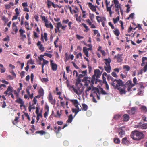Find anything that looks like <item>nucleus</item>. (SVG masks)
I'll return each instance as SVG.
<instances>
[{
  "label": "nucleus",
  "instance_id": "obj_26",
  "mask_svg": "<svg viewBox=\"0 0 147 147\" xmlns=\"http://www.w3.org/2000/svg\"><path fill=\"white\" fill-rule=\"evenodd\" d=\"M124 121H127L129 119V116L127 114H125L123 115Z\"/></svg>",
  "mask_w": 147,
  "mask_h": 147
},
{
  "label": "nucleus",
  "instance_id": "obj_19",
  "mask_svg": "<svg viewBox=\"0 0 147 147\" xmlns=\"http://www.w3.org/2000/svg\"><path fill=\"white\" fill-rule=\"evenodd\" d=\"M0 70L1 73H4L6 71V69L2 64H0Z\"/></svg>",
  "mask_w": 147,
  "mask_h": 147
},
{
  "label": "nucleus",
  "instance_id": "obj_14",
  "mask_svg": "<svg viewBox=\"0 0 147 147\" xmlns=\"http://www.w3.org/2000/svg\"><path fill=\"white\" fill-rule=\"evenodd\" d=\"M123 54H118L117 55L115 56L114 58H117V61L119 62H121L122 59L121 58V56H122Z\"/></svg>",
  "mask_w": 147,
  "mask_h": 147
},
{
  "label": "nucleus",
  "instance_id": "obj_22",
  "mask_svg": "<svg viewBox=\"0 0 147 147\" xmlns=\"http://www.w3.org/2000/svg\"><path fill=\"white\" fill-rule=\"evenodd\" d=\"M122 143L123 144H127L128 143V141L126 137L123 138L122 140Z\"/></svg>",
  "mask_w": 147,
  "mask_h": 147
},
{
  "label": "nucleus",
  "instance_id": "obj_58",
  "mask_svg": "<svg viewBox=\"0 0 147 147\" xmlns=\"http://www.w3.org/2000/svg\"><path fill=\"white\" fill-rule=\"evenodd\" d=\"M69 68H70V66H67L66 67V70L67 71V73H69L70 71H71Z\"/></svg>",
  "mask_w": 147,
  "mask_h": 147
},
{
  "label": "nucleus",
  "instance_id": "obj_36",
  "mask_svg": "<svg viewBox=\"0 0 147 147\" xmlns=\"http://www.w3.org/2000/svg\"><path fill=\"white\" fill-rule=\"evenodd\" d=\"M119 20V16H118L116 18H113V22L115 24L117 23Z\"/></svg>",
  "mask_w": 147,
  "mask_h": 147
},
{
  "label": "nucleus",
  "instance_id": "obj_53",
  "mask_svg": "<svg viewBox=\"0 0 147 147\" xmlns=\"http://www.w3.org/2000/svg\"><path fill=\"white\" fill-rule=\"evenodd\" d=\"M7 91L12 92V88L11 86H9L8 87V88L7 90Z\"/></svg>",
  "mask_w": 147,
  "mask_h": 147
},
{
  "label": "nucleus",
  "instance_id": "obj_35",
  "mask_svg": "<svg viewBox=\"0 0 147 147\" xmlns=\"http://www.w3.org/2000/svg\"><path fill=\"white\" fill-rule=\"evenodd\" d=\"M65 62H66L69 59V56L68 53H66L65 54Z\"/></svg>",
  "mask_w": 147,
  "mask_h": 147
},
{
  "label": "nucleus",
  "instance_id": "obj_46",
  "mask_svg": "<svg viewBox=\"0 0 147 147\" xmlns=\"http://www.w3.org/2000/svg\"><path fill=\"white\" fill-rule=\"evenodd\" d=\"M69 9L71 13L73 14V13H77L76 11L75 10H72V8L71 7H69Z\"/></svg>",
  "mask_w": 147,
  "mask_h": 147
},
{
  "label": "nucleus",
  "instance_id": "obj_39",
  "mask_svg": "<svg viewBox=\"0 0 147 147\" xmlns=\"http://www.w3.org/2000/svg\"><path fill=\"white\" fill-rule=\"evenodd\" d=\"M25 25L26 28L28 30H30V28L29 27V23L27 22H25Z\"/></svg>",
  "mask_w": 147,
  "mask_h": 147
},
{
  "label": "nucleus",
  "instance_id": "obj_64",
  "mask_svg": "<svg viewBox=\"0 0 147 147\" xmlns=\"http://www.w3.org/2000/svg\"><path fill=\"white\" fill-rule=\"evenodd\" d=\"M69 20L68 19L64 20H63L62 22L63 23L67 24L69 22Z\"/></svg>",
  "mask_w": 147,
  "mask_h": 147
},
{
  "label": "nucleus",
  "instance_id": "obj_10",
  "mask_svg": "<svg viewBox=\"0 0 147 147\" xmlns=\"http://www.w3.org/2000/svg\"><path fill=\"white\" fill-rule=\"evenodd\" d=\"M49 101L52 104L55 105L56 102L55 98H53V97L51 93H49L48 98Z\"/></svg>",
  "mask_w": 147,
  "mask_h": 147
},
{
  "label": "nucleus",
  "instance_id": "obj_23",
  "mask_svg": "<svg viewBox=\"0 0 147 147\" xmlns=\"http://www.w3.org/2000/svg\"><path fill=\"white\" fill-rule=\"evenodd\" d=\"M136 110V108L135 107H133L129 111V114H134Z\"/></svg>",
  "mask_w": 147,
  "mask_h": 147
},
{
  "label": "nucleus",
  "instance_id": "obj_11",
  "mask_svg": "<svg viewBox=\"0 0 147 147\" xmlns=\"http://www.w3.org/2000/svg\"><path fill=\"white\" fill-rule=\"evenodd\" d=\"M126 85L128 86V90L130 91L131 90V88L134 86L135 85L134 84L132 83V82L131 80H129L127 81L126 83Z\"/></svg>",
  "mask_w": 147,
  "mask_h": 147
},
{
  "label": "nucleus",
  "instance_id": "obj_13",
  "mask_svg": "<svg viewBox=\"0 0 147 147\" xmlns=\"http://www.w3.org/2000/svg\"><path fill=\"white\" fill-rule=\"evenodd\" d=\"M94 83L93 82H91V86L88 87H87V88H86V90H85V94H86V96H87L89 94L88 92L89 91L91 90L92 88V87L93 86V85L94 84Z\"/></svg>",
  "mask_w": 147,
  "mask_h": 147
},
{
  "label": "nucleus",
  "instance_id": "obj_17",
  "mask_svg": "<svg viewBox=\"0 0 147 147\" xmlns=\"http://www.w3.org/2000/svg\"><path fill=\"white\" fill-rule=\"evenodd\" d=\"M92 92H93L94 93H96L97 95L98 94H99V92L98 89L96 88L92 87Z\"/></svg>",
  "mask_w": 147,
  "mask_h": 147
},
{
  "label": "nucleus",
  "instance_id": "obj_47",
  "mask_svg": "<svg viewBox=\"0 0 147 147\" xmlns=\"http://www.w3.org/2000/svg\"><path fill=\"white\" fill-rule=\"evenodd\" d=\"M76 20L79 22H80L82 20L81 16H80L79 17H77V18H76Z\"/></svg>",
  "mask_w": 147,
  "mask_h": 147
},
{
  "label": "nucleus",
  "instance_id": "obj_44",
  "mask_svg": "<svg viewBox=\"0 0 147 147\" xmlns=\"http://www.w3.org/2000/svg\"><path fill=\"white\" fill-rule=\"evenodd\" d=\"M91 21H92L94 18V16L93 14L90 13L89 15Z\"/></svg>",
  "mask_w": 147,
  "mask_h": 147
},
{
  "label": "nucleus",
  "instance_id": "obj_2",
  "mask_svg": "<svg viewBox=\"0 0 147 147\" xmlns=\"http://www.w3.org/2000/svg\"><path fill=\"white\" fill-rule=\"evenodd\" d=\"M80 82L81 81L80 79H78L76 80V82L75 84L76 87H75L74 85L70 86L69 87V89L71 91L73 92H74L76 93L78 95L81 94L82 93L80 90V88L78 87V85Z\"/></svg>",
  "mask_w": 147,
  "mask_h": 147
},
{
  "label": "nucleus",
  "instance_id": "obj_38",
  "mask_svg": "<svg viewBox=\"0 0 147 147\" xmlns=\"http://www.w3.org/2000/svg\"><path fill=\"white\" fill-rule=\"evenodd\" d=\"M134 13H131L129 15V16L127 18V19L129 20L130 18L133 19L134 18Z\"/></svg>",
  "mask_w": 147,
  "mask_h": 147
},
{
  "label": "nucleus",
  "instance_id": "obj_56",
  "mask_svg": "<svg viewBox=\"0 0 147 147\" xmlns=\"http://www.w3.org/2000/svg\"><path fill=\"white\" fill-rule=\"evenodd\" d=\"M6 85L4 84H0V90H2L3 88L6 87Z\"/></svg>",
  "mask_w": 147,
  "mask_h": 147
},
{
  "label": "nucleus",
  "instance_id": "obj_54",
  "mask_svg": "<svg viewBox=\"0 0 147 147\" xmlns=\"http://www.w3.org/2000/svg\"><path fill=\"white\" fill-rule=\"evenodd\" d=\"M30 88V86H29V87H27L26 89V92L28 94H30V93L29 90Z\"/></svg>",
  "mask_w": 147,
  "mask_h": 147
},
{
  "label": "nucleus",
  "instance_id": "obj_63",
  "mask_svg": "<svg viewBox=\"0 0 147 147\" xmlns=\"http://www.w3.org/2000/svg\"><path fill=\"white\" fill-rule=\"evenodd\" d=\"M22 6L24 8L27 7L28 6L26 2H24L22 3Z\"/></svg>",
  "mask_w": 147,
  "mask_h": 147
},
{
  "label": "nucleus",
  "instance_id": "obj_21",
  "mask_svg": "<svg viewBox=\"0 0 147 147\" xmlns=\"http://www.w3.org/2000/svg\"><path fill=\"white\" fill-rule=\"evenodd\" d=\"M52 69L53 70L56 71L57 70V65L56 64H54L51 65Z\"/></svg>",
  "mask_w": 147,
  "mask_h": 147
},
{
  "label": "nucleus",
  "instance_id": "obj_61",
  "mask_svg": "<svg viewBox=\"0 0 147 147\" xmlns=\"http://www.w3.org/2000/svg\"><path fill=\"white\" fill-rule=\"evenodd\" d=\"M86 21L90 26L92 24V22H91L90 20L89 19L86 20Z\"/></svg>",
  "mask_w": 147,
  "mask_h": 147
},
{
  "label": "nucleus",
  "instance_id": "obj_49",
  "mask_svg": "<svg viewBox=\"0 0 147 147\" xmlns=\"http://www.w3.org/2000/svg\"><path fill=\"white\" fill-rule=\"evenodd\" d=\"M3 40L4 41H9L10 40L9 37L7 36V37L4 38Z\"/></svg>",
  "mask_w": 147,
  "mask_h": 147
},
{
  "label": "nucleus",
  "instance_id": "obj_37",
  "mask_svg": "<svg viewBox=\"0 0 147 147\" xmlns=\"http://www.w3.org/2000/svg\"><path fill=\"white\" fill-rule=\"evenodd\" d=\"M36 134H40L41 135H43L46 133V132L43 130H41L40 131H36Z\"/></svg>",
  "mask_w": 147,
  "mask_h": 147
},
{
  "label": "nucleus",
  "instance_id": "obj_48",
  "mask_svg": "<svg viewBox=\"0 0 147 147\" xmlns=\"http://www.w3.org/2000/svg\"><path fill=\"white\" fill-rule=\"evenodd\" d=\"M19 9L18 8H16L15 9V11L16 12V15L17 16H19L20 14V12L19 11Z\"/></svg>",
  "mask_w": 147,
  "mask_h": 147
},
{
  "label": "nucleus",
  "instance_id": "obj_16",
  "mask_svg": "<svg viewBox=\"0 0 147 147\" xmlns=\"http://www.w3.org/2000/svg\"><path fill=\"white\" fill-rule=\"evenodd\" d=\"M45 25L47 28H50L51 29H53V26L51 23H49L48 21L45 23Z\"/></svg>",
  "mask_w": 147,
  "mask_h": 147
},
{
  "label": "nucleus",
  "instance_id": "obj_42",
  "mask_svg": "<svg viewBox=\"0 0 147 147\" xmlns=\"http://www.w3.org/2000/svg\"><path fill=\"white\" fill-rule=\"evenodd\" d=\"M34 64V61L32 60V59H30V60H29L28 61L27 64H31L33 65Z\"/></svg>",
  "mask_w": 147,
  "mask_h": 147
},
{
  "label": "nucleus",
  "instance_id": "obj_7",
  "mask_svg": "<svg viewBox=\"0 0 147 147\" xmlns=\"http://www.w3.org/2000/svg\"><path fill=\"white\" fill-rule=\"evenodd\" d=\"M91 78L87 77H85L83 79V81L84 82V85L86 87H88V85L89 84H91V82H93L92 81H91Z\"/></svg>",
  "mask_w": 147,
  "mask_h": 147
},
{
  "label": "nucleus",
  "instance_id": "obj_4",
  "mask_svg": "<svg viewBox=\"0 0 147 147\" xmlns=\"http://www.w3.org/2000/svg\"><path fill=\"white\" fill-rule=\"evenodd\" d=\"M131 136L133 139L136 140H140L144 137V135L142 132L136 131H133Z\"/></svg>",
  "mask_w": 147,
  "mask_h": 147
},
{
  "label": "nucleus",
  "instance_id": "obj_32",
  "mask_svg": "<svg viewBox=\"0 0 147 147\" xmlns=\"http://www.w3.org/2000/svg\"><path fill=\"white\" fill-rule=\"evenodd\" d=\"M146 59H147V57H143L142 58V63L141 64L142 66H143L144 65L145 63V61L146 60Z\"/></svg>",
  "mask_w": 147,
  "mask_h": 147
},
{
  "label": "nucleus",
  "instance_id": "obj_52",
  "mask_svg": "<svg viewBox=\"0 0 147 147\" xmlns=\"http://www.w3.org/2000/svg\"><path fill=\"white\" fill-rule=\"evenodd\" d=\"M76 36L77 38L79 40H81L84 38V37L80 36L78 34L76 35Z\"/></svg>",
  "mask_w": 147,
  "mask_h": 147
},
{
  "label": "nucleus",
  "instance_id": "obj_20",
  "mask_svg": "<svg viewBox=\"0 0 147 147\" xmlns=\"http://www.w3.org/2000/svg\"><path fill=\"white\" fill-rule=\"evenodd\" d=\"M140 109L143 112H147V108L145 106H142L140 107Z\"/></svg>",
  "mask_w": 147,
  "mask_h": 147
},
{
  "label": "nucleus",
  "instance_id": "obj_60",
  "mask_svg": "<svg viewBox=\"0 0 147 147\" xmlns=\"http://www.w3.org/2000/svg\"><path fill=\"white\" fill-rule=\"evenodd\" d=\"M20 36L21 37V38L22 39L24 40L25 38H26V36L25 34H20Z\"/></svg>",
  "mask_w": 147,
  "mask_h": 147
},
{
  "label": "nucleus",
  "instance_id": "obj_1",
  "mask_svg": "<svg viewBox=\"0 0 147 147\" xmlns=\"http://www.w3.org/2000/svg\"><path fill=\"white\" fill-rule=\"evenodd\" d=\"M112 85L115 88L117 89L121 94H125V86L123 85V82L121 80H115Z\"/></svg>",
  "mask_w": 147,
  "mask_h": 147
},
{
  "label": "nucleus",
  "instance_id": "obj_41",
  "mask_svg": "<svg viewBox=\"0 0 147 147\" xmlns=\"http://www.w3.org/2000/svg\"><path fill=\"white\" fill-rule=\"evenodd\" d=\"M30 106L29 107V111L30 112L31 111L32 109H35V107L34 106H33L30 105Z\"/></svg>",
  "mask_w": 147,
  "mask_h": 147
},
{
  "label": "nucleus",
  "instance_id": "obj_18",
  "mask_svg": "<svg viewBox=\"0 0 147 147\" xmlns=\"http://www.w3.org/2000/svg\"><path fill=\"white\" fill-rule=\"evenodd\" d=\"M83 52L85 55L88 57H89L88 54V51L87 50V47H84L83 48Z\"/></svg>",
  "mask_w": 147,
  "mask_h": 147
},
{
  "label": "nucleus",
  "instance_id": "obj_5",
  "mask_svg": "<svg viewBox=\"0 0 147 147\" xmlns=\"http://www.w3.org/2000/svg\"><path fill=\"white\" fill-rule=\"evenodd\" d=\"M105 61L104 63L105 66L104 67L105 70L108 73L110 72L111 68L110 66V63L111 62V60L110 58L105 59H104Z\"/></svg>",
  "mask_w": 147,
  "mask_h": 147
},
{
  "label": "nucleus",
  "instance_id": "obj_62",
  "mask_svg": "<svg viewBox=\"0 0 147 147\" xmlns=\"http://www.w3.org/2000/svg\"><path fill=\"white\" fill-rule=\"evenodd\" d=\"M49 111H46L44 114V117L45 118H46L47 116L48 115Z\"/></svg>",
  "mask_w": 147,
  "mask_h": 147
},
{
  "label": "nucleus",
  "instance_id": "obj_3",
  "mask_svg": "<svg viewBox=\"0 0 147 147\" xmlns=\"http://www.w3.org/2000/svg\"><path fill=\"white\" fill-rule=\"evenodd\" d=\"M70 101L76 107V108H73L72 109V112L75 113L74 116H75L78 112L81 111V105L79 103L77 100L71 99L70 100Z\"/></svg>",
  "mask_w": 147,
  "mask_h": 147
},
{
  "label": "nucleus",
  "instance_id": "obj_29",
  "mask_svg": "<svg viewBox=\"0 0 147 147\" xmlns=\"http://www.w3.org/2000/svg\"><path fill=\"white\" fill-rule=\"evenodd\" d=\"M114 34L116 36H118L119 35L120 32L119 30L118 29L115 30H113Z\"/></svg>",
  "mask_w": 147,
  "mask_h": 147
},
{
  "label": "nucleus",
  "instance_id": "obj_33",
  "mask_svg": "<svg viewBox=\"0 0 147 147\" xmlns=\"http://www.w3.org/2000/svg\"><path fill=\"white\" fill-rule=\"evenodd\" d=\"M123 68L125 69L127 71H129L130 69V67L127 65H124L123 66Z\"/></svg>",
  "mask_w": 147,
  "mask_h": 147
},
{
  "label": "nucleus",
  "instance_id": "obj_15",
  "mask_svg": "<svg viewBox=\"0 0 147 147\" xmlns=\"http://www.w3.org/2000/svg\"><path fill=\"white\" fill-rule=\"evenodd\" d=\"M88 5L92 11L94 12H95L96 11V6L93 5L92 3H88Z\"/></svg>",
  "mask_w": 147,
  "mask_h": 147
},
{
  "label": "nucleus",
  "instance_id": "obj_43",
  "mask_svg": "<svg viewBox=\"0 0 147 147\" xmlns=\"http://www.w3.org/2000/svg\"><path fill=\"white\" fill-rule=\"evenodd\" d=\"M41 18L42 20L43 21H44L45 23L46 22H47L48 20L44 16H42Z\"/></svg>",
  "mask_w": 147,
  "mask_h": 147
},
{
  "label": "nucleus",
  "instance_id": "obj_28",
  "mask_svg": "<svg viewBox=\"0 0 147 147\" xmlns=\"http://www.w3.org/2000/svg\"><path fill=\"white\" fill-rule=\"evenodd\" d=\"M73 119L72 115H71L68 117V119L67 121V122L71 123Z\"/></svg>",
  "mask_w": 147,
  "mask_h": 147
},
{
  "label": "nucleus",
  "instance_id": "obj_30",
  "mask_svg": "<svg viewBox=\"0 0 147 147\" xmlns=\"http://www.w3.org/2000/svg\"><path fill=\"white\" fill-rule=\"evenodd\" d=\"M114 141L115 143L116 144H119L120 142L119 139L118 138H115L114 139Z\"/></svg>",
  "mask_w": 147,
  "mask_h": 147
},
{
  "label": "nucleus",
  "instance_id": "obj_9",
  "mask_svg": "<svg viewBox=\"0 0 147 147\" xmlns=\"http://www.w3.org/2000/svg\"><path fill=\"white\" fill-rule=\"evenodd\" d=\"M125 127H122L119 128L118 131L119 132V135L120 137H122L125 135Z\"/></svg>",
  "mask_w": 147,
  "mask_h": 147
},
{
  "label": "nucleus",
  "instance_id": "obj_57",
  "mask_svg": "<svg viewBox=\"0 0 147 147\" xmlns=\"http://www.w3.org/2000/svg\"><path fill=\"white\" fill-rule=\"evenodd\" d=\"M87 70H86L82 71V74H83L84 76H85L87 75Z\"/></svg>",
  "mask_w": 147,
  "mask_h": 147
},
{
  "label": "nucleus",
  "instance_id": "obj_12",
  "mask_svg": "<svg viewBox=\"0 0 147 147\" xmlns=\"http://www.w3.org/2000/svg\"><path fill=\"white\" fill-rule=\"evenodd\" d=\"M37 46L38 47L39 50L43 52L44 51V47L43 45L42 44L40 41H38L36 44Z\"/></svg>",
  "mask_w": 147,
  "mask_h": 147
},
{
  "label": "nucleus",
  "instance_id": "obj_6",
  "mask_svg": "<svg viewBox=\"0 0 147 147\" xmlns=\"http://www.w3.org/2000/svg\"><path fill=\"white\" fill-rule=\"evenodd\" d=\"M115 5V7L116 8L115 9V11L118 14H119V10L121 8V5L120 4L118 1H117L115 0L113 1Z\"/></svg>",
  "mask_w": 147,
  "mask_h": 147
},
{
  "label": "nucleus",
  "instance_id": "obj_25",
  "mask_svg": "<svg viewBox=\"0 0 147 147\" xmlns=\"http://www.w3.org/2000/svg\"><path fill=\"white\" fill-rule=\"evenodd\" d=\"M16 102H17L18 103L20 104H23V103H24L23 101L22 100V99H21L20 98H19L18 99H17L16 100Z\"/></svg>",
  "mask_w": 147,
  "mask_h": 147
},
{
  "label": "nucleus",
  "instance_id": "obj_59",
  "mask_svg": "<svg viewBox=\"0 0 147 147\" xmlns=\"http://www.w3.org/2000/svg\"><path fill=\"white\" fill-rule=\"evenodd\" d=\"M133 82L135 85L136 84H137V80L136 77H134L133 79Z\"/></svg>",
  "mask_w": 147,
  "mask_h": 147
},
{
  "label": "nucleus",
  "instance_id": "obj_55",
  "mask_svg": "<svg viewBox=\"0 0 147 147\" xmlns=\"http://www.w3.org/2000/svg\"><path fill=\"white\" fill-rule=\"evenodd\" d=\"M120 117V115H115L113 117V119H115L117 120L118 118H119Z\"/></svg>",
  "mask_w": 147,
  "mask_h": 147
},
{
  "label": "nucleus",
  "instance_id": "obj_34",
  "mask_svg": "<svg viewBox=\"0 0 147 147\" xmlns=\"http://www.w3.org/2000/svg\"><path fill=\"white\" fill-rule=\"evenodd\" d=\"M39 93L40 96H42L44 94V90L42 88H40L38 91Z\"/></svg>",
  "mask_w": 147,
  "mask_h": 147
},
{
  "label": "nucleus",
  "instance_id": "obj_51",
  "mask_svg": "<svg viewBox=\"0 0 147 147\" xmlns=\"http://www.w3.org/2000/svg\"><path fill=\"white\" fill-rule=\"evenodd\" d=\"M47 5L48 7H49L51 6V5H52L53 2H51L49 0H48L47 1Z\"/></svg>",
  "mask_w": 147,
  "mask_h": 147
},
{
  "label": "nucleus",
  "instance_id": "obj_31",
  "mask_svg": "<svg viewBox=\"0 0 147 147\" xmlns=\"http://www.w3.org/2000/svg\"><path fill=\"white\" fill-rule=\"evenodd\" d=\"M88 109V107L87 105L86 104H82V109L83 110L85 111H86Z\"/></svg>",
  "mask_w": 147,
  "mask_h": 147
},
{
  "label": "nucleus",
  "instance_id": "obj_45",
  "mask_svg": "<svg viewBox=\"0 0 147 147\" xmlns=\"http://www.w3.org/2000/svg\"><path fill=\"white\" fill-rule=\"evenodd\" d=\"M2 19L5 22H7L8 21V19L5 16H2Z\"/></svg>",
  "mask_w": 147,
  "mask_h": 147
},
{
  "label": "nucleus",
  "instance_id": "obj_24",
  "mask_svg": "<svg viewBox=\"0 0 147 147\" xmlns=\"http://www.w3.org/2000/svg\"><path fill=\"white\" fill-rule=\"evenodd\" d=\"M62 26V24H61L60 22H59L56 24V27L57 28L58 31H59V32H60L59 28L60 27H61Z\"/></svg>",
  "mask_w": 147,
  "mask_h": 147
},
{
  "label": "nucleus",
  "instance_id": "obj_40",
  "mask_svg": "<svg viewBox=\"0 0 147 147\" xmlns=\"http://www.w3.org/2000/svg\"><path fill=\"white\" fill-rule=\"evenodd\" d=\"M95 75L96 76H98L100 74V71L99 70H95L94 71Z\"/></svg>",
  "mask_w": 147,
  "mask_h": 147
},
{
  "label": "nucleus",
  "instance_id": "obj_50",
  "mask_svg": "<svg viewBox=\"0 0 147 147\" xmlns=\"http://www.w3.org/2000/svg\"><path fill=\"white\" fill-rule=\"evenodd\" d=\"M45 56H47L50 58H51L52 56V54L46 53H45Z\"/></svg>",
  "mask_w": 147,
  "mask_h": 147
},
{
  "label": "nucleus",
  "instance_id": "obj_27",
  "mask_svg": "<svg viewBox=\"0 0 147 147\" xmlns=\"http://www.w3.org/2000/svg\"><path fill=\"white\" fill-rule=\"evenodd\" d=\"M82 25L85 28L86 30H84L85 31L87 32L89 30V28L86 24L82 23Z\"/></svg>",
  "mask_w": 147,
  "mask_h": 147
},
{
  "label": "nucleus",
  "instance_id": "obj_8",
  "mask_svg": "<svg viewBox=\"0 0 147 147\" xmlns=\"http://www.w3.org/2000/svg\"><path fill=\"white\" fill-rule=\"evenodd\" d=\"M142 123L141 122H140L139 125H136L135 126V127L136 128H140L142 129H146L147 128V124H143L141 125Z\"/></svg>",
  "mask_w": 147,
  "mask_h": 147
}]
</instances>
